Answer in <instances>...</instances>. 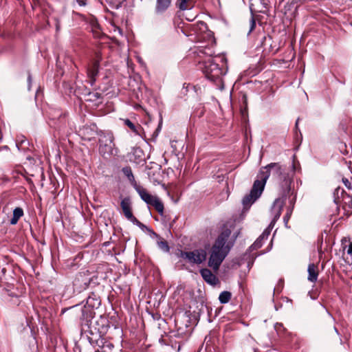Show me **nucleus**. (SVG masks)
Segmentation results:
<instances>
[{
  "label": "nucleus",
  "instance_id": "obj_1",
  "mask_svg": "<svg viewBox=\"0 0 352 352\" xmlns=\"http://www.w3.org/2000/svg\"><path fill=\"white\" fill-rule=\"evenodd\" d=\"M270 175L278 183L279 190L282 195L281 197L275 199L272 207L274 218L277 219L281 214L285 204V197H289L294 194L291 187L292 179L285 168L278 163H271L261 169L257 176L258 179L254 181L250 194L243 197L242 203L245 208H249L261 195Z\"/></svg>",
  "mask_w": 352,
  "mask_h": 352
},
{
  "label": "nucleus",
  "instance_id": "obj_2",
  "mask_svg": "<svg viewBox=\"0 0 352 352\" xmlns=\"http://www.w3.org/2000/svg\"><path fill=\"white\" fill-rule=\"evenodd\" d=\"M230 233L231 232L228 229L223 230L218 236L211 248L208 266L212 267L214 271L219 270V266L230 250V244L227 243V240Z\"/></svg>",
  "mask_w": 352,
  "mask_h": 352
},
{
  "label": "nucleus",
  "instance_id": "obj_3",
  "mask_svg": "<svg viewBox=\"0 0 352 352\" xmlns=\"http://www.w3.org/2000/svg\"><path fill=\"white\" fill-rule=\"evenodd\" d=\"M226 58L222 56L208 57L204 60V72L206 78L222 86V76L226 74Z\"/></svg>",
  "mask_w": 352,
  "mask_h": 352
},
{
  "label": "nucleus",
  "instance_id": "obj_4",
  "mask_svg": "<svg viewBox=\"0 0 352 352\" xmlns=\"http://www.w3.org/2000/svg\"><path fill=\"white\" fill-rule=\"evenodd\" d=\"M134 188L144 202L148 205L153 206L159 214H163L164 204L157 196L151 195L146 189L137 184L134 185Z\"/></svg>",
  "mask_w": 352,
  "mask_h": 352
},
{
  "label": "nucleus",
  "instance_id": "obj_5",
  "mask_svg": "<svg viewBox=\"0 0 352 352\" xmlns=\"http://www.w3.org/2000/svg\"><path fill=\"white\" fill-rule=\"evenodd\" d=\"M113 135L111 133L102 134L99 139V152L105 158L113 155L115 144Z\"/></svg>",
  "mask_w": 352,
  "mask_h": 352
},
{
  "label": "nucleus",
  "instance_id": "obj_6",
  "mask_svg": "<svg viewBox=\"0 0 352 352\" xmlns=\"http://www.w3.org/2000/svg\"><path fill=\"white\" fill-rule=\"evenodd\" d=\"M206 250L202 249L181 252V257L192 264H201L206 259Z\"/></svg>",
  "mask_w": 352,
  "mask_h": 352
},
{
  "label": "nucleus",
  "instance_id": "obj_7",
  "mask_svg": "<svg viewBox=\"0 0 352 352\" xmlns=\"http://www.w3.org/2000/svg\"><path fill=\"white\" fill-rule=\"evenodd\" d=\"M79 135L83 140H91L97 135V126L95 124L85 125L79 129Z\"/></svg>",
  "mask_w": 352,
  "mask_h": 352
},
{
  "label": "nucleus",
  "instance_id": "obj_8",
  "mask_svg": "<svg viewBox=\"0 0 352 352\" xmlns=\"http://www.w3.org/2000/svg\"><path fill=\"white\" fill-rule=\"evenodd\" d=\"M200 274L204 280L208 283L214 285L218 283V278L212 273L210 270L202 269L200 270Z\"/></svg>",
  "mask_w": 352,
  "mask_h": 352
},
{
  "label": "nucleus",
  "instance_id": "obj_9",
  "mask_svg": "<svg viewBox=\"0 0 352 352\" xmlns=\"http://www.w3.org/2000/svg\"><path fill=\"white\" fill-rule=\"evenodd\" d=\"M99 70V60H95L91 66L87 69V76L90 80L91 85H93L96 81V77L98 74Z\"/></svg>",
  "mask_w": 352,
  "mask_h": 352
},
{
  "label": "nucleus",
  "instance_id": "obj_10",
  "mask_svg": "<svg viewBox=\"0 0 352 352\" xmlns=\"http://www.w3.org/2000/svg\"><path fill=\"white\" fill-rule=\"evenodd\" d=\"M120 206L122 208V212L124 213V217L128 219L131 217L133 215L131 211V201L129 197L124 198L120 203Z\"/></svg>",
  "mask_w": 352,
  "mask_h": 352
},
{
  "label": "nucleus",
  "instance_id": "obj_11",
  "mask_svg": "<svg viewBox=\"0 0 352 352\" xmlns=\"http://www.w3.org/2000/svg\"><path fill=\"white\" fill-rule=\"evenodd\" d=\"M308 277L307 279L311 283L316 282L318 276V267L316 265L311 263L308 265Z\"/></svg>",
  "mask_w": 352,
  "mask_h": 352
},
{
  "label": "nucleus",
  "instance_id": "obj_12",
  "mask_svg": "<svg viewBox=\"0 0 352 352\" xmlns=\"http://www.w3.org/2000/svg\"><path fill=\"white\" fill-rule=\"evenodd\" d=\"M172 0H156L155 12L162 14L170 6Z\"/></svg>",
  "mask_w": 352,
  "mask_h": 352
},
{
  "label": "nucleus",
  "instance_id": "obj_13",
  "mask_svg": "<svg viewBox=\"0 0 352 352\" xmlns=\"http://www.w3.org/2000/svg\"><path fill=\"white\" fill-rule=\"evenodd\" d=\"M23 215V210L21 208H16L13 211V216L10 220L12 225L17 223L19 219Z\"/></svg>",
  "mask_w": 352,
  "mask_h": 352
},
{
  "label": "nucleus",
  "instance_id": "obj_14",
  "mask_svg": "<svg viewBox=\"0 0 352 352\" xmlns=\"http://www.w3.org/2000/svg\"><path fill=\"white\" fill-rule=\"evenodd\" d=\"M155 236L157 239V244L160 249L165 252H168L169 251V246L168 243L162 237L158 236L157 234L154 233Z\"/></svg>",
  "mask_w": 352,
  "mask_h": 352
},
{
  "label": "nucleus",
  "instance_id": "obj_15",
  "mask_svg": "<svg viewBox=\"0 0 352 352\" xmlns=\"http://www.w3.org/2000/svg\"><path fill=\"white\" fill-rule=\"evenodd\" d=\"M177 3L180 10H185L191 8L192 5V0H177Z\"/></svg>",
  "mask_w": 352,
  "mask_h": 352
},
{
  "label": "nucleus",
  "instance_id": "obj_16",
  "mask_svg": "<svg viewBox=\"0 0 352 352\" xmlns=\"http://www.w3.org/2000/svg\"><path fill=\"white\" fill-rule=\"evenodd\" d=\"M231 293L227 291L221 292L219 296L221 303L225 304L229 302L231 298Z\"/></svg>",
  "mask_w": 352,
  "mask_h": 352
},
{
  "label": "nucleus",
  "instance_id": "obj_17",
  "mask_svg": "<svg viewBox=\"0 0 352 352\" xmlns=\"http://www.w3.org/2000/svg\"><path fill=\"white\" fill-rule=\"evenodd\" d=\"M122 172L124 173V174L128 177L129 180L131 182V183H135V184H136V183L135 182V178H134V176L133 175V173L131 171V168L129 167H125L122 169Z\"/></svg>",
  "mask_w": 352,
  "mask_h": 352
},
{
  "label": "nucleus",
  "instance_id": "obj_18",
  "mask_svg": "<svg viewBox=\"0 0 352 352\" xmlns=\"http://www.w3.org/2000/svg\"><path fill=\"white\" fill-rule=\"evenodd\" d=\"M124 123L126 126H127L132 131L138 133L137 126L129 119L123 120Z\"/></svg>",
  "mask_w": 352,
  "mask_h": 352
},
{
  "label": "nucleus",
  "instance_id": "obj_19",
  "mask_svg": "<svg viewBox=\"0 0 352 352\" xmlns=\"http://www.w3.org/2000/svg\"><path fill=\"white\" fill-rule=\"evenodd\" d=\"M263 239L260 236L256 239V241L251 245V248L252 250H257L262 246Z\"/></svg>",
  "mask_w": 352,
  "mask_h": 352
},
{
  "label": "nucleus",
  "instance_id": "obj_20",
  "mask_svg": "<svg viewBox=\"0 0 352 352\" xmlns=\"http://www.w3.org/2000/svg\"><path fill=\"white\" fill-rule=\"evenodd\" d=\"M242 100H243V103L244 104V109H241V113L243 115H244L246 112V109H247V105H248L246 95H245V94L243 95Z\"/></svg>",
  "mask_w": 352,
  "mask_h": 352
},
{
  "label": "nucleus",
  "instance_id": "obj_21",
  "mask_svg": "<svg viewBox=\"0 0 352 352\" xmlns=\"http://www.w3.org/2000/svg\"><path fill=\"white\" fill-rule=\"evenodd\" d=\"M127 219L131 221L133 224H135L140 227L142 226V223L140 221H139L133 215H132L131 217H129Z\"/></svg>",
  "mask_w": 352,
  "mask_h": 352
},
{
  "label": "nucleus",
  "instance_id": "obj_22",
  "mask_svg": "<svg viewBox=\"0 0 352 352\" xmlns=\"http://www.w3.org/2000/svg\"><path fill=\"white\" fill-rule=\"evenodd\" d=\"M270 234V230H269L268 229H266L263 231V232L262 233V234L260 236V237L261 239H263V240L265 239H267L269 236Z\"/></svg>",
  "mask_w": 352,
  "mask_h": 352
},
{
  "label": "nucleus",
  "instance_id": "obj_23",
  "mask_svg": "<svg viewBox=\"0 0 352 352\" xmlns=\"http://www.w3.org/2000/svg\"><path fill=\"white\" fill-rule=\"evenodd\" d=\"M250 22V30L249 32H252L256 25V23H255V21H254V19L253 16L251 17Z\"/></svg>",
  "mask_w": 352,
  "mask_h": 352
},
{
  "label": "nucleus",
  "instance_id": "obj_24",
  "mask_svg": "<svg viewBox=\"0 0 352 352\" xmlns=\"http://www.w3.org/2000/svg\"><path fill=\"white\" fill-rule=\"evenodd\" d=\"M342 181L346 188H351V184L349 183V182L347 179L344 178V179H342Z\"/></svg>",
  "mask_w": 352,
  "mask_h": 352
},
{
  "label": "nucleus",
  "instance_id": "obj_25",
  "mask_svg": "<svg viewBox=\"0 0 352 352\" xmlns=\"http://www.w3.org/2000/svg\"><path fill=\"white\" fill-rule=\"evenodd\" d=\"M86 1L87 0H77L78 3H79L80 6H85L86 5ZM98 1H100L101 3V0H98Z\"/></svg>",
  "mask_w": 352,
  "mask_h": 352
},
{
  "label": "nucleus",
  "instance_id": "obj_26",
  "mask_svg": "<svg viewBox=\"0 0 352 352\" xmlns=\"http://www.w3.org/2000/svg\"><path fill=\"white\" fill-rule=\"evenodd\" d=\"M347 199H349L347 206H348V208H352V198H351L350 197H348Z\"/></svg>",
  "mask_w": 352,
  "mask_h": 352
},
{
  "label": "nucleus",
  "instance_id": "obj_27",
  "mask_svg": "<svg viewBox=\"0 0 352 352\" xmlns=\"http://www.w3.org/2000/svg\"><path fill=\"white\" fill-rule=\"evenodd\" d=\"M347 253L349 254H352V243H351L349 245V248H348V250H347Z\"/></svg>",
  "mask_w": 352,
  "mask_h": 352
},
{
  "label": "nucleus",
  "instance_id": "obj_28",
  "mask_svg": "<svg viewBox=\"0 0 352 352\" xmlns=\"http://www.w3.org/2000/svg\"><path fill=\"white\" fill-rule=\"evenodd\" d=\"M340 190L342 191V192H343V190H341L340 188H336L335 190V194L338 195V193Z\"/></svg>",
  "mask_w": 352,
  "mask_h": 352
},
{
  "label": "nucleus",
  "instance_id": "obj_29",
  "mask_svg": "<svg viewBox=\"0 0 352 352\" xmlns=\"http://www.w3.org/2000/svg\"><path fill=\"white\" fill-rule=\"evenodd\" d=\"M295 200H296V197H294L292 199V200L290 201L291 204H294V202H295Z\"/></svg>",
  "mask_w": 352,
  "mask_h": 352
},
{
  "label": "nucleus",
  "instance_id": "obj_30",
  "mask_svg": "<svg viewBox=\"0 0 352 352\" xmlns=\"http://www.w3.org/2000/svg\"><path fill=\"white\" fill-rule=\"evenodd\" d=\"M96 352H107L104 349H98Z\"/></svg>",
  "mask_w": 352,
  "mask_h": 352
},
{
  "label": "nucleus",
  "instance_id": "obj_31",
  "mask_svg": "<svg viewBox=\"0 0 352 352\" xmlns=\"http://www.w3.org/2000/svg\"><path fill=\"white\" fill-rule=\"evenodd\" d=\"M291 213H292V210H290L289 211L287 212V213L286 214V217H287L289 218L290 214H291Z\"/></svg>",
  "mask_w": 352,
  "mask_h": 352
},
{
  "label": "nucleus",
  "instance_id": "obj_32",
  "mask_svg": "<svg viewBox=\"0 0 352 352\" xmlns=\"http://www.w3.org/2000/svg\"><path fill=\"white\" fill-rule=\"evenodd\" d=\"M94 34H95L96 36H98L99 32H98V30H96L95 32H94Z\"/></svg>",
  "mask_w": 352,
  "mask_h": 352
},
{
  "label": "nucleus",
  "instance_id": "obj_33",
  "mask_svg": "<svg viewBox=\"0 0 352 352\" xmlns=\"http://www.w3.org/2000/svg\"><path fill=\"white\" fill-rule=\"evenodd\" d=\"M298 120L296 121V126H297V125H298Z\"/></svg>",
  "mask_w": 352,
  "mask_h": 352
},
{
  "label": "nucleus",
  "instance_id": "obj_34",
  "mask_svg": "<svg viewBox=\"0 0 352 352\" xmlns=\"http://www.w3.org/2000/svg\"><path fill=\"white\" fill-rule=\"evenodd\" d=\"M334 329H335L336 332L337 333H338V331L337 329H336V328H334Z\"/></svg>",
  "mask_w": 352,
  "mask_h": 352
},
{
  "label": "nucleus",
  "instance_id": "obj_35",
  "mask_svg": "<svg viewBox=\"0 0 352 352\" xmlns=\"http://www.w3.org/2000/svg\"><path fill=\"white\" fill-rule=\"evenodd\" d=\"M94 27H96V28L98 26V25H97L96 23H94Z\"/></svg>",
  "mask_w": 352,
  "mask_h": 352
},
{
  "label": "nucleus",
  "instance_id": "obj_36",
  "mask_svg": "<svg viewBox=\"0 0 352 352\" xmlns=\"http://www.w3.org/2000/svg\"><path fill=\"white\" fill-rule=\"evenodd\" d=\"M338 201H340L338 200V199H336V202H338Z\"/></svg>",
  "mask_w": 352,
  "mask_h": 352
},
{
  "label": "nucleus",
  "instance_id": "obj_37",
  "mask_svg": "<svg viewBox=\"0 0 352 352\" xmlns=\"http://www.w3.org/2000/svg\"><path fill=\"white\" fill-rule=\"evenodd\" d=\"M344 210H346V206H343Z\"/></svg>",
  "mask_w": 352,
  "mask_h": 352
}]
</instances>
